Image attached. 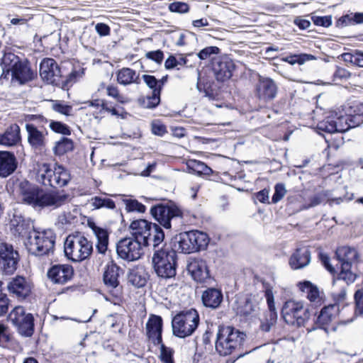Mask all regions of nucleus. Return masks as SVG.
Here are the masks:
<instances>
[{
	"label": "nucleus",
	"instance_id": "obj_1",
	"mask_svg": "<svg viewBox=\"0 0 363 363\" xmlns=\"http://www.w3.org/2000/svg\"><path fill=\"white\" fill-rule=\"evenodd\" d=\"M363 123V103L349 102L318 123V130L327 133H345Z\"/></svg>",
	"mask_w": 363,
	"mask_h": 363
},
{
	"label": "nucleus",
	"instance_id": "obj_2",
	"mask_svg": "<svg viewBox=\"0 0 363 363\" xmlns=\"http://www.w3.org/2000/svg\"><path fill=\"white\" fill-rule=\"evenodd\" d=\"M19 190L23 203L34 208L43 209L48 207L57 208L62 206L69 196L68 194H61L59 191H45L38 185L33 184L28 180L20 182Z\"/></svg>",
	"mask_w": 363,
	"mask_h": 363
},
{
	"label": "nucleus",
	"instance_id": "obj_3",
	"mask_svg": "<svg viewBox=\"0 0 363 363\" xmlns=\"http://www.w3.org/2000/svg\"><path fill=\"white\" fill-rule=\"evenodd\" d=\"M152 218L167 230H177L184 223V211L174 201H168L152 205L150 209Z\"/></svg>",
	"mask_w": 363,
	"mask_h": 363
},
{
	"label": "nucleus",
	"instance_id": "obj_4",
	"mask_svg": "<svg viewBox=\"0 0 363 363\" xmlns=\"http://www.w3.org/2000/svg\"><path fill=\"white\" fill-rule=\"evenodd\" d=\"M177 250L165 243L160 249L155 250L152 257L153 269L156 274L162 279H170L177 274L178 266Z\"/></svg>",
	"mask_w": 363,
	"mask_h": 363
},
{
	"label": "nucleus",
	"instance_id": "obj_5",
	"mask_svg": "<svg viewBox=\"0 0 363 363\" xmlns=\"http://www.w3.org/2000/svg\"><path fill=\"white\" fill-rule=\"evenodd\" d=\"M246 335L233 326L219 325L215 342V350L220 356L225 357L240 350Z\"/></svg>",
	"mask_w": 363,
	"mask_h": 363
},
{
	"label": "nucleus",
	"instance_id": "obj_6",
	"mask_svg": "<svg viewBox=\"0 0 363 363\" xmlns=\"http://www.w3.org/2000/svg\"><path fill=\"white\" fill-rule=\"evenodd\" d=\"M210 242L208 235L203 231L193 230L177 234L171 239L178 252L191 254L206 250Z\"/></svg>",
	"mask_w": 363,
	"mask_h": 363
},
{
	"label": "nucleus",
	"instance_id": "obj_7",
	"mask_svg": "<svg viewBox=\"0 0 363 363\" xmlns=\"http://www.w3.org/2000/svg\"><path fill=\"white\" fill-rule=\"evenodd\" d=\"M199 323V314L195 308L180 311L172 320L173 335L179 338L189 337L195 332Z\"/></svg>",
	"mask_w": 363,
	"mask_h": 363
},
{
	"label": "nucleus",
	"instance_id": "obj_8",
	"mask_svg": "<svg viewBox=\"0 0 363 363\" xmlns=\"http://www.w3.org/2000/svg\"><path fill=\"white\" fill-rule=\"evenodd\" d=\"M93 252L92 242L82 235H69L64 243L65 256L73 262H81L91 256Z\"/></svg>",
	"mask_w": 363,
	"mask_h": 363
},
{
	"label": "nucleus",
	"instance_id": "obj_9",
	"mask_svg": "<svg viewBox=\"0 0 363 363\" xmlns=\"http://www.w3.org/2000/svg\"><path fill=\"white\" fill-rule=\"evenodd\" d=\"M56 235L51 229L33 230L25 241V245L29 254L35 256L48 255L54 249Z\"/></svg>",
	"mask_w": 363,
	"mask_h": 363
},
{
	"label": "nucleus",
	"instance_id": "obj_10",
	"mask_svg": "<svg viewBox=\"0 0 363 363\" xmlns=\"http://www.w3.org/2000/svg\"><path fill=\"white\" fill-rule=\"evenodd\" d=\"M318 307H306L310 312L309 323L311 322V328L307 330L311 332L320 329L328 334L329 325L337 316L340 310L335 304L324 305L319 311H318Z\"/></svg>",
	"mask_w": 363,
	"mask_h": 363
},
{
	"label": "nucleus",
	"instance_id": "obj_11",
	"mask_svg": "<svg viewBox=\"0 0 363 363\" xmlns=\"http://www.w3.org/2000/svg\"><path fill=\"white\" fill-rule=\"evenodd\" d=\"M335 257L340 264V269L337 274V278L333 280V284L340 280L344 281L347 286L353 283L357 275L351 271L352 261L358 258L357 252L354 248L342 246L337 249Z\"/></svg>",
	"mask_w": 363,
	"mask_h": 363
},
{
	"label": "nucleus",
	"instance_id": "obj_12",
	"mask_svg": "<svg viewBox=\"0 0 363 363\" xmlns=\"http://www.w3.org/2000/svg\"><path fill=\"white\" fill-rule=\"evenodd\" d=\"M16 328L17 333L23 337H30L35 332V318L32 313H26L23 306H17L7 317Z\"/></svg>",
	"mask_w": 363,
	"mask_h": 363
},
{
	"label": "nucleus",
	"instance_id": "obj_13",
	"mask_svg": "<svg viewBox=\"0 0 363 363\" xmlns=\"http://www.w3.org/2000/svg\"><path fill=\"white\" fill-rule=\"evenodd\" d=\"M20 262V255L11 244L0 243V272L3 276H12L16 272Z\"/></svg>",
	"mask_w": 363,
	"mask_h": 363
},
{
	"label": "nucleus",
	"instance_id": "obj_14",
	"mask_svg": "<svg viewBox=\"0 0 363 363\" xmlns=\"http://www.w3.org/2000/svg\"><path fill=\"white\" fill-rule=\"evenodd\" d=\"M142 240L135 238H124L116 245V252L124 260L135 261L143 255Z\"/></svg>",
	"mask_w": 363,
	"mask_h": 363
},
{
	"label": "nucleus",
	"instance_id": "obj_15",
	"mask_svg": "<svg viewBox=\"0 0 363 363\" xmlns=\"http://www.w3.org/2000/svg\"><path fill=\"white\" fill-rule=\"evenodd\" d=\"M33 283L23 275H16L10 279L6 289L10 295L15 296L18 301L27 300L32 294Z\"/></svg>",
	"mask_w": 363,
	"mask_h": 363
},
{
	"label": "nucleus",
	"instance_id": "obj_16",
	"mask_svg": "<svg viewBox=\"0 0 363 363\" xmlns=\"http://www.w3.org/2000/svg\"><path fill=\"white\" fill-rule=\"evenodd\" d=\"M254 93L261 101L265 103L272 101L276 98L278 93L277 84L272 78L257 74Z\"/></svg>",
	"mask_w": 363,
	"mask_h": 363
},
{
	"label": "nucleus",
	"instance_id": "obj_17",
	"mask_svg": "<svg viewBox=\"0 0 363 363\" xmlns=\"http://www.w3.org/2000/svg\"><path fill=\"white\" fill-rule=\"evenodd\" d=\"M39 74L42 80L55 86H59L61 78V69L55 60L43 58L39 65Z\"/></svg>",
	"mask_w": 363,
	"mask_h": 363
},
{
	"label": "nucleus",
	"instance_id": "obj_18",
	"mask_svg": "<svg viewBox=\"0 0 363 363\" xmlns=\"http://www.w3.org/2000/svg\"><path fill=\"white\" fill-rule=\"evenodd\" d=\"M123 270L118 266L113 260L108 262L104 268L103 274V282L106 287L109 289L110 293L117 298L121 293L119 277Z\"/></svg>",
	"mask_w": 363,
	"mask_h": 363
},
{
	"label": "nucleus",
	"instance_id": "obj_19",
	"mask_svg": "<svg viewBox=\"0 0 363 363\" xmlns=\"http://www.w3.org/2000/svg\"><path fill=\"white\" fill-rule=\"evenodd\" d=\"M211 68L216 79L219 82H224L230 79L235 69V65L233 60L228 55L213 57L211 62Z\"/></svg>",
	"mask_w": 363,
	"mask_h": 363
},
{
	"label": "nucleus",
	"instance_id": "obj_20",
	"mask_svg": "<svg viewBox=\"0 0 363 363\" xmlns=\"http://www.w3.org/2000/svg\"><path fill=\"white\" fill-rule=\"evenodd\" d=\"M74 276V269L69 264H51L47 272L48 278L55 284H65Z\"/></svg>",
	"mask_w": 363,
	"mask_h": 363
},
{
	"label": "nucleus",
	"instance_id": "obj_21",
	"mask_svg": "<svg viewBox=\"0 0 363 363\" xmlns=\"http://www.w3.org/2000/svg\"><path fill=\"white\" fill-rule=\"evenodd\" d=\"M264 296L268 310L264 313L263 319L260 320L259 329L263 332L268 333L271 330L272 327L276 324L278 315L272 291L267 289Z\"/></svg>",
	"mask_w": 363,
	"mask_h": 363
},
{
	"label": "nucleus",
	"instance_id": "obj_22",
	"mask_svg": "<svg viewBox=\"0 0 363 363\" xmlns=\"http://www.w3.org/2000/svg\"><path fill=\"white\" fill-rule=\"evenodd\" d=\"M11 230L14 235L26 238L33 234L34 228L33 220L21 214L14 213L10 221Z\"/></svg>",
	"mask_w": 363,
	"mask_h": 363
},
{
	"label": "nucleus",
	"instance_id": "obj_23",
	"mask_svg": "<svg viewBox=\"0 0 363 363\" xmlns=\"http://www.w3.org/2000/svg\"><path fill=\"white\" fill-rule=\"evenodd\" d=\"M192 279L199 283H209L211 280L210 270L205 260L194 259L187 266Z\"/></svg>",
	"mask_w": 363,
	"mask_h": 363
},
{
	"label": "nucleus",
	"instance_id": "obj_24",
	"mask_svg": "<svg viewBox=\"0 0 363 363\" xmlns=\"http://www.w3.org/2000/svg\"><path fill=\"white\" fill-rule=\"evenodd\" d=\"M163 320L160 315H151L146 323V335L155 345L162 342Z\"/></svg>",
	"mask_w": 363,
	"mask_h": 363
},
{
	"label": "nucleus",
	"instance_id": "obj_25",
	"mask_svg": "<svg viewBox=\"0 0 363 363\" xmlns=\"http://www.w3.org/2000/svg\"><path fill=\"white\" fill-rule=\"evenodd\" d=\"M18 162L15 153L9 150H0V178H7L17 169Z\"/></svg>",
	"mask_w": 363,
	"mask_h": 363
},
{
	"label": "nucleus",
	"instance_id": "obj_26",
	"mask_svg": "<svg viewBox=\"0 0 363 363\" xmlns=\"http://www.w3.org/2000/svg\"><path fill=\"white\" fill-rule=\"evenodd\" d=\"M11 81L16 82L20 85H24L33 81L37 74L30 67V63L28 59H24L20 65L12 72Z\"/></svg>",
	"mask_w": 363,
	"mask_h": 363
},
{
	"label": "nucleus",
	"instance_id": "obj_27",
	"mask_svg": "<svg viewBox=\"0 0 363 363\" xmlns=\"http://www.w3.org/2000/svg\"><path fill=\"white\" fill-rule=\"evenodd\" d=\"M201 301L206 308L213 310L218 308L223 301V294L220 288L208 287L201 294Z\"/></svg>",
	"mask_w": 363,
	"mask_h": 363
},
{
	"label": "nucleus",
	"instance_id": "obj_28",
	"mask_svg": "<svg viewBox=\"0 0 363 363\" xmlns=\"http://www.w3.org/2000/svg\"><path fill=\"white\" fill-rule=\"evenodd\" d=\"M23 60L13 52H4L0 61V66L2 69V73L0 76L1 83L4 80L7 81L9 79L10 74H12V72Z\"/></svg>",
	"mask_w": 363,
	"mask_h": 363
},
{
	"label": "nucleus",
	"instance_id": "obj_29",
	"mask_svg": "<svg viewBox=\"0 0 363 363\" xmlns=\"http://www.w3.org/2000/svg\"><path fill=\"white\" fill-rule=\"evenodd\" d=\"M311 259L308 246L297 247L289 258V264L293 269H300L308 266Z\"/></svg>",
	"mask_w": 363,
	"mask_h": 363
},
{
	"label": "nucleus",
	"instance_id": "obj_30",
	"mask_svg": "<svg viewBox=\"0 0 363 363\" xmlns=\"http://www.w3.org/2000/svg\"><path fill=\"white\" fill-rule=\"evenodd\" d=\"M235 303L237 313L241 316L247 317L255 311L257 306V297L252 294L240 295L237 296Z\"/></svg>",
	"mask_w": 363,
	"mask_h": 363
},
{
	"label": "nucleus",
	"instance_id": "obj_31",
	"mask_svg": "<svg viewBox=\"0 0 363 363\" xmlns=\"http://www.w3.org/2000/svg\"><path fill=\"white\" fill-rule=\"evenodd\" d=\"M299 289L306 293V297L310 301V304L307 307L313 308L314 306H320L323 303L320 295V291L316 285L308 280L299 281L298 283Z\"/></svg>",
	"mask_w": 363,
	"mask_h": 363
},
{
	"label": "nucleus",
	"instance_id": "obj_32",
	"mask_svg": "<svg viewBox=\"0 0 363 363\" xmlns=\"http://www.w3.org/2000/svg\"><path fill=\"white\" fill-rule=\"evenodd\" d=\"M163 228H164L162 225L152 223L147 235H145V238H143V246L147 247L150 245L152 242L153 249L155 250H157V247L164 242L165 238Z\"/></svg>",
	"mask_w": 363,
	"mask_h": 363
},
{
	"label": "nucleus",
	"instance_id": "obj_33",
	"mask_svg": "<svg viewBox=\"0 0 363 363\" xmlns=\"http://www.w3.org/2000/svg\"><path fill=\"white\" fill-rule=\"evenodd\" d=\"M28 133V142L32 148L42 150L45 146V138L43 133L38 130L36 125L30 123L26 124Z\"/></svg>",
	"mask_w": 363,
	"mask_h": 363
},
{
	"label": "nucleus",
	"instance_id": "obj_34",
	"mask_svg": "<svg viewBox=\"0 0 363 363\" xmlns=\"http://www.w3.org/2000/svg\"><path fill=\"white\" fill-rule=\"evenodd\" d=\"M149 274L144 266L138 265L129 269L128 273V281L136 288L145 286L149 279Z\"/></svg>",
	"mask_w": 363,
	"mask_h": 363
},
{
	"label": "nucleus",
	"instance_id": "obj_35",
	"mask_svg": "<svg viewBox=\"0 0 363 363\" xmlns=\"http://www.w3.org/2000/svg\"><path fill=\"white\" fill-rule=\"evenodd\" d=\"M187 168L199 177H213V180L219 178L218 173L213 171L206 163L197 160H191L187 164Z\"/></svg>",
	"mask_w": 363,
	"mask_h": 363
},
{
	"label": "nucleus",
	"instance_id": "obj_36",
	"mask_svg": "<svg viewBox=\"0 0 363 363\" xmlns=\"http://www.w3.org/2000/svg\"><path fill=\"white\" fill-rule=\"evenodd\" d=\"M1 134L4 146L13 147L21 141V129L16 124L9 125Z\"/></svg>",
	"mask_w": 363,
	"mask_h": 363
},
{
	"label": "nucleus",
	"instance_id": "obj_37",
	"mask_svg": "<svg viewBox=\"0 0 363 363\" xmlns=\"http://www.w3.org/2000/svg\"><path fill=\"white\" fill-rule=\"evenodd\" d=\"M55 169L47 162L38 163L37 180L44 186H53Z\"/></svg>",
	"mask_w": 363,
	"mask_h": 363
},
{
	"label": "nucleus",
	"instance_id": "obj_38",
	"mask_svg": "<svg viewBox=\"0 0 363 363\" xmlns=\"http://www.w3.org/2000/svg\"><path fill=\"white\" fill-rule=\"evenodd\" d=\"M152 223V222L143 218L133 220L129 225L133 237L143 240V238H145V235L149 231Z\"/></svg>",
	"mask_w": 363,
	"mask_h": 363
},
{
	"label": "nucleus",
	"instance_id": "obj_39",
	"mask_svg": "<svg viewBox=\"0 0 363 363\" xmlns=\"http://www.w3.org/2000/svg\"><path fill=\"white\" fill-rule=\"evenodd\" d=\"M309 313L310 312L306 308L303 311V316H296L282 308L281 311V318L287 325H296L298 327L309 325Z\"/></svg>",
	"mask_w": 363,
	"mask_h": 363
},
{
	"label": "nucleus",
	"instance_id": "obj_40",
	"mask_svg": "<svg viewBox=\"0 0 363 363\" xmlns=\"http://www.w3.org/2000/svg\"><path fill=\"white\" fill-rule=\"evenodd\" d=\"M53 188L67 186L71 180V174L69 170L62 164H55V175L53 178Z\"/></svg>",
	"mask_w": 363,
	"mask_h": 363
},
{
	"label": "nucleus",
	"instance_id": "obj_41",
	"mask_svg": "<svg viewBox=\"0 0 363 363\" xmlns=\"http://www.w3.org/2000/svg\"><path fill=\"white\" fill-rule=\"evenodd\" d=\"M117 82L124 86L135 83L140 84V79L139 74L136 72L128 67H123L117 72Z\"/></svg>",
	"mask_w": 363,
	"mask_h": 363
},
{
	"label": "nucleus",
	"instance_id": "obj_42",
	"mask_svg": "<svg viewBox=\"0 0 363 363\" xmlns=\"http://www.w3.org/2000/svg\"><path fill=\"white\" fill-rule=\"evenodd\" d=\"M74 149V141L69 138L62 137L60 140L55 142L52 151L56 156H62Z\"/></svg>",
	"mask_w": 363,
	"mask_h": 363
},
{
	"label": "nucleus",
	"instance_id": "obj_43",
	"mask_svg": "<svg viewBox=\"0 0 363 363\" xmlns=\"http://www.w3.org/2000/svg\"><path fill=\"white\" fill-rule=\"evenodd\" d=\"M94 234L97 239L96 247L98 253L104 255L108 250V245L109 232L108 229L101 227Z\"/></svg>",
	"mask_w": 363,
	"mask_h": 363
},
{
	"label": "nucleus",
	"instance_id": "obj_44",
	"mask_svg": "<svg viewBox=\"0 0 363 363\" xmlns=\"http://www.w3.org/2000/svg\"><path fill=\"white\" fill-rule=\"evenodd\" d=\"M213 81L202 78L200 72H199L196 89L199 92H203L204 96L209 99H215L214 90L213 89Z\"/></svg>",
	"mask_w": 363,
	"mask_h": 363
},
{
	"label": "nucleus",
	"instance_id": "obj_45",
	"mask_svg": "<svg viewBox=\"0 0 363 363\" xmlns=\"http://www.w3.org/2000/svg\"><path fill=\"white\" fill-rule=\"evenodd\" d=\"M313 60H316V57L308 53L291 54L290 55L282 58V61L286 62L291 65L295 64L303 65L306 61Z\"/></svg>",
	"mask_w": 363,
	"mask_h": 363
},
{
	"label": "nucleus",
	"instance_id": "obj_46",
	"mask_svg": "<svg viewBox=\"0 0 363 363\" xmlns=\"http://www.w3.org/2000/svg\"><path fill=\"white\" fill-rule=\"evenodd\" d=\"M101 110L110 113L112 116L120 117L122 119H125L129 113L125 110L124 108H121V113H118L116 105H113L111 101L107 100H102L101 104Z\"/></svg>",
	"mask_w": 363,
	"mask_h": 363
},
{
	"label": "nucleus",
	"instance_id": "obj_47",
	"mask_svg": "<svg viewBox=\"0 0 363 363\" xmlns=\"http://www.w3.org/2000/svg\"><path fill=\"white\" fill-rule=\"evenodd\" d=\"M123 202L125 206V209L127 213H144L147 210L146 206L135 199H123Z\"/></svg>",
	"mask_w": 363,
	"mask_h": 363
},
{
	"label": "nucleus",
	"instance_id": "obj_48",
	"mask_svg": "<svg viewBox=\"0 0 363 363\" xmlns=\"http://www.w3.org/2000/svg\"><path fill=\"white\" fill-rule=\"evenodd\" d=\"M91 205L96 209L106 208L108 209L116 208V203L113 200L109 198L96 196L91 198Z\"/></svg>",
	"mask_w": 363,
	"mask_h": 363
},
{
	"label": "nucleus",
	"instance_id": "obj_49",
	"mask_svg": "<svg viewBox=\"0 0 363 363\" xmlns=\"http://www.w3.org/2000/svg\"><path fill=\"white\" fill-rule=\"evenodd\" d=\"M49 126L50 130L55 133L63 135H70L72 133L71 128L62 121L50 120Z\"/></svg>",
	"mask_w": 363,
	"mask_h": 363
},
{
	"label": "nucleus",
	"instance_id": "obj_50",
	"mask_svg": "<svg viewBox=\"0 0 363 363\" xmlns=\"http://www.w3.org/2000/svg\"><path fill=\"white\" fill-rule=\"evenodd\" d=\"M84 69H81L79 70L73 69L67 77L66 79L61 80L60 84H59L60 88L63 90H68L69 86L70 83L75 82L77 79L82 77L84 74Z\"/></svg>",
	"mask_w": 363,
	"mask_h": 363
},
{
	"label": "nucleus",
	"instance_id": "obj_51",
	"mask_svg": "<svg viewBox=\"0 0 363 363\" xmlns=\"http://www.w3.org/2000/svg\"><path fill=\"white\" fill-rule=\"evenodd\" d=\"M332 196V191L323 190L308 198L309 203L308 208H313L320 205L325 199H328Z\"/></svg>",
	"mask_w": 363,
	"mask_h": 363
},
{
	"label": "nucleus",
	"instance_id": "obj_52",
	"mask_svg": "<svg viewBox=\"0 0 363 363\" xmlns=\"http://www.w3.org/2000/svg\"><path fill=\"white\" fill-rule=\"evenodd\" d=\"M160 349V359L162 363H174V353L172 348L167 347L163 342L159 343Z\"/></svg>",
	"mask_w": 363,
	"mask_h": 363
},
{
	"label": "nucleus",
	"instance_id": "obj_53",
	"mask_svg": "<svg viewBox=\"0 0 363 363\" xmlns=\"http://www.w3.org/2000/svg\"><path fill=\"white\" fill-rule=\"evenodd\" d=\"M281 308L296 316H303V315L300 314L301 311L303 309V304L301 302L289 300L284 302Z\"/></svg>",
	"mask_w": 363,
	"mask_h": 363
},
{
	"label": "nucleus",
	"instance_id": "obj_54",
	"mask_svg": "<svg viewBox=\"0 0 363 363\" xmlns=\"http://www.w3.org/2000/svg\"><path fill=\"white\" fill-rule=\"evenodd\" d=\"M146 85L152 90L153 97L161 94L162 91L158 84V79L153 75L143 74L142 77Z\"/></svg>",
	"mask_w": 363,
	"mask_h": 363
},
{
	"label": "nucleus",
	"instance_id": "obj_55",
	"mask_svg": "<svg viewBox=\"0 0 363 363\" xmlns=\"http://www.w3.org/2000/svg\"><path fill=\"white\" fill-rule=\"evenodd\" d=\"M106 93L108 96L115 99L117 102L121 104H125L130 102V99L120 94L118 87L113 85H109L106 87Z\"/></svg>",
	"mask_w": 363,
	"mask_h": 363
},
{
	"label": "nucleus",
	"instance_id": "obj_56",
	"mask_svg": "<svg viewBox=\"0 0 363 363\" xmlns=\"http://www.w3.org/2000/svg\"><path fill=\"white\" fill-rule=\"evenodd\" d=\"M52 108L55 112L65 116H70L72 111V106L65 104L62 101H52Z\"/></svg>",
	"mask_w": 363,
	"mask_h": 363
},
{
	"label": "nucleus",
	"instance_id": "obj_57",
	"mask_svg": "<svg viewBox=\"0 0 363 363\" xmlns=\"http://www.w3.org/2000/svg\"><path fill=\"white\" fill-rule=\"evenodd\" d=\"M12 340L9 327L0 321V346L5 347L6 345Z\"/></svg>",
	"mask_w": 363,
	"mask_h": 363
},
{
	"label": "nucleus",
	"instance_id": "obj_58",
	"mask_svg": "<svg viewBox=\"0 0 363 363\" xmlns=\"http://www.w3.org/2000/svg\"><path fill=\"white\" fill-rule=\"evenodd\" d=\"M168 9L172 13L183 14L187 13L190 11V6L187 3L183 1H174L169 4Z\"/></svg>",
	"mask_w": 363,
	"mask_h": 363
},
{
	"label": "nucleus",
	"instance_id": "obj_59",
	"mask_svg": "<svg viewBox=\"0 0 363 363\" xmlns=\"http://www.w3.org/2000/svg\"><path fill=\"white\" fill-rule=\"evenodd\" d=\"M220 52V49L217 46H208L201 50L198 53V57L201 60H206L212 55H218Z\"/></svg>",
	"mask_w": 363,
	"mask_h": 363
},
{
	"label": "nucleus",
	"instance_id": "obj_60",
	"mask_svg": "<svg viewBox=\"0 0 363 363\" xmlns=\"http://www.w3.org/2000/svg\"><path fill=\"white\" fill-rule=\"evenodd\" d=\"M311 21L313 24L317 26H322L324 28H328L332 25L333 20L332 16H311Z\"/></svg>",
	"mask_w": 363,
	"mask_h": 363
},
{
	"label": "nucleus",
	"instance_id": "obj_61",
	"mask_svg": "<svg viewBox=\"0 0 363 363\" xmlns=\"http://www.w3.org/2000/svg\"><path fill=\"white\" fill-rule=\"evenodd\" d=\"M319 260L321 262L323 267L325 268L327 271H328L333 276V279L337 278L335 277L336 274V270L335 267L330 264V259L328 254L320 252L318 253Z\"/></svg>",
	"mask_w": 363,
	"mask_h": 363
},
{
	"label": "nucleus",
	"instance_id": "obj_62",
	"mask_svg": "<svg viewBox=\"0 0 363 363\" xmlns=\"http://www.w3.org/2000/svg\"><path fill=\"white\" fill-rule=\"evenodd\" d=\"M285 185L282 183H277L274 186V192L272 196V203H277L282 199L286 194Z\"/></svg>",
	"mask_w": 363,
	"mask_h": 363
},
{
	"label": "nucleus",
	"instance_id": "obj_63",
	"mask_svg": "<svg viewBox=\"0 0 363 363\" xmlns=\"http://www.w3.org/2000/svg\"><path fill=\"white\" fill-rule=\"evenodd\" d=\"M145 57L147 59L150 60L158 65H161L164 60V55L162 50H156L146 52Z\"/></svg>",
	"mask_w": 363,
	"mask_h": 363
},
{
	"label": "nucleus",
	"instance_id": "obj_64",
	"mask_svg": "<svg viewBox=\"0 0 363 363\" xmlns=\"http://www.w3.org/2000/svg\"><path fill=\"white\" fill-rule=\"evenodd\" d=\"M355 311L363 314V288L357 289L354 294Z\"/></svg>",
	"mask_w": 363,
	"mask_h": 363
}]
</instances>
